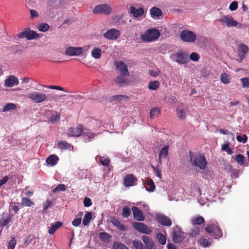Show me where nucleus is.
<instances>
[{
    "instance_id": "nucleus-7",
    "label": "nucleus",
    "mask_w": 249,
    "mask_h": 249,
    "mask_svg": "<svg viewBox=\"0 0 249 249\" xmlns=\"http://www.w3.org/2000/svg\"><path fill=\"white\" fill-rule=\"evenodd\" d=\"M27 98L36 104L42 103L47 100V97L45 94L37 91H33L29 93L27 95Z\"/></svg>"
},
{
    "instance_id": "nucleus-60",
    "label": "nucleus",
    "mask_w": 249,
    "mask_h": 249,
    "mask_svg": "<svg viewBox=\"0 0 249 249\" xmlns=\"http://www.w3.org/2000/svg\"><path fill=\"white\" fill-rule=\"evenodd\" d=\"M190 58L194 61H197L199 59V56L198 53L193 52L191 53Z\"/></svg>"
},
{
    "instance_id": "nucleus-54",
    "label": "nucleus",
    "mask_w": 249,
    "mask_h": 249,
    "mask_svg": "<svg viewBox=\"0 0 249 249\" xmlns=\"http://www.w3.org/2000/svg\"><path fill=\"white\" fill-rule=\"evenodd\" d=\"M66 186L63 184H61L57 186L53 189V192L55 193L58 191H64L66 190Z\"/></svg>"
},
{
    "instance_id": "nucleus-22",
    "label": "nucleus",
    "mask_w": 249,
    "mask_h": 249,
    "mask_svg": "<svg viewBox=\"0 0 249 249\" xmlns=\"http://www.w3.org/2000/svg\"><path fill=\"white\" fill-rule=\"evenodd\" d=\"M143 242L146 246L147 249H155L156 246L153 242V240L149 237L144 235L142 237Z\"/></svg>"
},
{
    "instance_id": "nucleus-51",
    "label": "nucleus",
    "mask_w": 249,
    "mask_h": 249,
    "mask_svg": "<svg viewBox=\"0 0 249 249\" xmlns=\"http://www.w3.org/2000/svg\"><path fill=\"white\" fill-rule=\"evenodd\" d=\"M99 237L101 240L106 241L109 240L110 236L105 232H102L99 233Z\"/></svg>"
},
{
    "instance_id": "nucleus-14",
    "label": "nucleus",
    "mask_w": 249,
    "mask_h": 249,
    "mask_svg": "<svg viewBox=\"0 0 249 249\" xmlns=\"http://www.w3.org/2000/svg\"><path fill=\"white\" fill-rule=\"evenodd\" d=\"M83 48L79 47H69L65 51V54L69 56L80 55L83 53Z\"/></svg>"
},
{
    "instance_id": "nucleus-28",
    "label": "nucleus",
    "mask_w": 249,
    "mask_h": 249,
    "mask_svg": "<svg viewBox=\"0 0 249 249\" xmlns=\"http://www.w3.org/2000/svg\"><path fill=\"white\" fill-rule=\"evenodd\" d=\"M63 225L62 222L60 221H57L54 223L53 224L51 225L50 227L48 232L50 234H53L55 231L60 227H61Z\"/></svg>"
},
{
    "instance_id": "nucleus-25",
    "label": "nucleus",
    "mask_w": 249,
    "mask_h": 249,
    "mask_svg": "<svg viewBox=\"0 0 249 249\" xmlns=\"http://www.w3.org/2000/svg\"><path fill=\"white\" fill-rule=\"evenodd\" d=\"M111 222L113 226L117 227V228L120 231H124L126 230V228L121 223L119 219L116 218H113L111 220Z\"/></svg>"
},
{
    "instance_id": "nucleus-37",
    "label": "nucleus",
    "mask_w": 249,
    "mask_h": 249,
    "mask_svg": "<svg viewBox=\"0 0 249 249\" xmlns=\"http://www.w3.org/2000/svg\"><path fill=\"white\" fill-rule=\"evenodd\" d=\"M17 109L16 105L14 103H8L3 108L2 111L6 112L11 110H15Z\"/></svg>"
},
{
    "instance_id": "nucleus-62",
    "label": "nucleus",
    "mask_w": 249,
    "mask_h": 249,
    "mask_svg": "<svg viewBox=\"0 0 249 249\" xmlns=\"http://www.w3.org/2000/svg\"><path fill=\"white\" fill-rule=\"evenodd\" d=\"M49 28V26L47 23H42L41 24L38 28V29L41 32H45L48 30Z\"/></svg>"
},
{
    "instance_id": "nucleus-39",
    "label": "nucleus",
    "mask_w": 249,
    "mask_h": 249,
    "mask_svg": "<svg viewBox=\"0 0 249 249\" xmlns=\"http://www.w3.org/2000/svg\"><path fill=\"white\" fill-rule=\"evenodd\" d=\"M169 148V146L168 145L163 147L160 151L159 154V157H160V158H163V159L166 158L168 154Z\"/></svg>"
},
{
    "instance_id": "nucleus-13",
    "label": "nucleus",
    "mask_w": 249,
    "mask_h": 249,
    "mask_svg": "<svg viewBox=\"0 0 249 249\" xmlns=\"http://www.w3.org/2000/svg\"><path fill=\"white\" fill-rule=\"evenodd\" d=\"M133 228L135 230L138 231L140 232L150 234L152 232V231L149 227L144 223L135 222L133 223Z\"/></svg>"
},
{
    "instance_id": "nucleus-38",
    "label": "nucleus",
    "mask_w": 249,
    "mask_h": 249,
    "mask_svg": "<svg viewBox=\"0 0 249 249\" xmlns=\"http://www.w3.org/2000/svg\"><path fill=\"white\" fill-rule=\"evenodd\" d=\"M92 218V213L91 212H87L84 215L83 219V224L86 226H88Z\"/></svg>"
},
{
    "instance_id": "nucleus-32",
    "label": "nucleus",
    "mask_w": 249,
    "mask_h": 249,
    "mask_svg": "<svg viewBox=\"0 0 249 249\" xmlns=\"http://www.w3.org/2000/svg\"><path fill=\"white\" fill-rule=\"evenodd\" d=\"M160 114V109L158 107H152L150 111V117L151 119H154L158 117Z\"/></svg>"
},
{
    "instance_id": "nucleus-56",
    "label": "nucleus",
    "mask_w": 249,
    "mask_h": 249,
    "mask_svg": "<svg viewBox=\"0 0 249 249\" xmlns=\"http://www.w3.org/2000/svg\"><path fill=\"white\" fill-rule=\"evenodd\" d=\"M236 139L239 142L245 143L248 140V137L246 134H243L242 136L238 135Z\"/></svg>"
},
{
    "instance_id": "nucleus-59",
    "label": "nucleus",
    "mask_w": 249,
    "mask_h": 249,
    "mask_svg": "<svg viewBox=\"0 0 249 249\" xmlns=\"http://www.w3.org/2000/svg\"><path fill=\"white\" fill-rule=\"evenodd\" d=\"M238 4L237 1H233L229 6L230 10L231 11L236 10L238 8Z\"/></svg>"
},
{
    "instance_id": "nucleus-43",
    "label": "nucleus",
    "mask_w": 249,
    "mask_h": 249,
    "mask_svg": "<svg viewBox=\"0 0 249 249\" xmlns=\"http://www.w3.org/2000/svg\"><path fill=\"white\" fill-rule=\"evenodd\" d=\"M21 204L22 205L26 207H31L34 205V202L29 198L26 197L22 198Z\"/></svg>"
},
{
    "instance_id": "nucleus-45",
    "label": "nucleus",
    "mask_w": 249,
    "mask_h": 249,
    "mask_svg": "<svg viewBox=\"0 0 249 249\" xmlns=\"http://www.w3.org/2000/svg\"><path fill=\"white\" fill-rule=\"evenodd\" d=\"M112 248L113 249H129L125 245L118 242H115Z\"/></svg>"
},
{
    "instance_id": "nucleus-41",
    "label": "nucleus",
    "mask_w": 249,
    "mask_h": 249,
    "mask_svg": "<svg viewBox=\"0 0 249 249\" xmlns=\"http://www.w3.org/2000/svg\"><path fill=\"white\" fill-rule=\"evenodd\" d=\"M160 83L158 81H150L148 83V89L151 90H156L159 88Z\"/></svg>"
},
{
    "instance_id": "nucleus-29",
    "label": "nucleus",
    "mask_w": 249,
    "mask_h": 249,
    "mask_svg": "<svg viewBox=\"0 0 249 249\" xmlns=\"http://www.w3.org/2000/svg\"><path fill=\"white\" fill-rule=\"evenodd\" d=\"M211 239L207 238L206 236H203L200 239L199 243L200 246L206 248L210 247L211 245Z\"/></svg>"
},
{
    "instance_id": "nucleus-5",
    "label": "nucleus",
    "mask_w": 249,
    "mask_h": 249,
    "mask_svg": "<svg viewBox=\"0 0 249 249\" xmlns=\"http://www.w3.org/2000/svg\"><path fill=\"white\" fill-rule=\"evenodd\" d=\"M219 21L224 25H226L228 27L238 26V28H242V24L235 20L231 16L224 15L219 19Z\"/></svg>"
},
{
    "instance_id": "nucleus-48",
    "label": "nucleus",
    "mask_w": 249,
    "mask_h": 249,
    "mask_svg": "<svg viewBox=\"0 0 249 249\" xmlns=\"http://www.w3.org/2000/svg\"><path fill=\"white\" fill-rule=\"evenodd\" d=\"M133 246L136 249H147L141 242L139 241H133L132 242Z\"/></svg>"
},
{
    "instance_id": "nucleus-27",
    "label": "nucleus",
    "mask_w": 249,
    "mask_h": 249,
    "mask_svg": "<svg viewBox=\"0 0 249 249\" xmlns=\"http://www.w3.org/2000/svg\"><path fill=\"white\" fill-rule=\"evenodd\" d=\"M126 77V76L120 74L116 77V78L114 79V81L119 86L122 87L124 84L127 83L128 82Z\"/></svg>"
},
{
    "instance_id": "nucleus-23",
    "label": "nucleus",
    "mask_w": 249,
    "mask_h": 249,
    "mask_svg": "<svg viewBox=\"0 0 249 249\" xmlns=\"http://www.w3.org/2000/svg\"><path fill=\"white\" fill-rule=\"evenodd\" d=\"M130 13L135 18H139L144 14V10L142 8L136 9L134 6L130 7Z\"/></svg>"
},
{
    "instance_id": "nucleus-42",
    "label": "nucleus",
    "mask_w": 249,
    "mask_h": 249,
    "mask_svg": "<svg viewBox=\"0 0 249 249\" xmlns=\"http://www.w3.org/2000/svg\"><path fill=\"white\" fill-rule=\"evenodd\" d=\"M220 80L225 84H229L231 81L230 76L226 73H223L221 75Z\"/></svg>"
},
{
    "instance_id": "nucleus-9",
    "label": "nucleus",
    "mask_w": 249,
    "mask_h": 249,
    "mask_svg": "<svg viewBox=\"0 0 249 249\" xmlns=\"http://www.w3.org/2000/svg\"><path fill=\"white\" fill-rule=\"evenodd\" d=\"M115 66L120 74L126 76H129L127 66L124 62L121 61H116L115 62Z\"/></svg>"
},
{
    "instance_id": "nucleus-40",
    "label": "nucleus",
    "mask_w": 249,
    "mask_h": 249,
    "mask_svg": "<svg viewBox=\"0 0 249 249\" xmlns=\"http://www.w3.org/2000/svg\"><path fill=\"white\" fill-rule=\"evenodd\" d=\"M146 185L148 186L146 188V190L150 192H153L155 189V185L152 179H148L146 182Z\"/></svg>"
},
{
    "instance_id": "nucleus-52",
    "label": "nucleus",
    "mask_w": 249,
    "mask_h": 249,
    "mask_svg": "<svg viewBox=\"0 0 249 249\" xmlns=\"http://www.w3.org/2000/svg\"><path fill=\"white\" fill-rule=\"evenodd\" d=\"M157 238L160 244L163 245L166 243V237L162 233H158Z\"/></svg>"
},
{
    "instance_id": "nucleus-3",
    "label": "nucleus",
    "mask_w": 249,
    "mask_h": 249,
    "mask_svg": "<svg viewBox=\"0 0 249 249\" xmlns=\"http://www.w3.org/2000/svg\"><path fill=\"white\" fill-rule=\"evenodd\" d=\"M217 224L209 225L205 228L206 231L211 234L212 236L215 239L219 238L223 235L222 231Z\"/></svg>"
},
{
    "instance_id": "nucleus-17",
    "label": "nucleus",
    "mask_w": 249,
    "mask_h": 249,
    "mask_svg": "<svg viewBox=\"0 0 249 249\" xmlns=\"http://www.w3.org/2000/svg\"><path fill=\"white\" fill-rule=\"evenodd\" d=\"M132 211L135 219L139 221H143L144 220L145 216L143 215V212L139 208L134 206L132 208Z\"/></svg>"
},
{
    "instance_id": "nucleus-21",
    "label": "nucleus",
    "mask_w": 249,
    "mask_h": 249,
    "mask_svg": "<svg viewBox=\"0 0 249 249\" xmlns=\"http://www.w3.org/2000/svg\"><path fill=\"white\" fill-rule=\"evenodd\" d=\"M18 79L13 75H11L9 76L5 80V85L7 87H13L15 85H18Z\"/></svg>"
},
{
    "instance_id": "nucleus-44",
    "label": "nucleus",
    "mask_w": 249,
    "mask_h": 249,
    "mask_svg": "<svg viewBox=\"0 0 249 249\" xmlns=\"http://www.w3.org/2000/svg\"><path fill=\"white\" fill-rule=\"evenodd\" d=\"M102 50L100 48H94L91 52L92 57L96 59L100 58Z\"/></svg>"
},
{
    "instance_id": "nucleus-57",
    "label": "nucleus",
    "mask_w": 249,
    "mask_h": 249,
    "mask_svg": "<svg viewBox=\"0 0 249 249\" xmlns=\"http://www.w3.org/2000/svg\"><path fill=\"white\" fill-rule=\"evenodd\" d=\"M151 167L155 170V171L156 172L157 177L160 179H161L162 178V175H161V171H160V168H159V165H156V166H154L153 165H151Z\"/></svg>"
},
{
    "instance_id": "nucleus-11",
    "label": "nucleus",
    "mask_w": 249,
    "mask_h": 249,
    "mask_svg": "<svg viewBox=\"0 0 249 249\" xmlns=\"http://www.w3.org/2000/svg\"><path fill=\"white\" fill-rule=\"evenodd\" d=\"M111 8L107 4H100L96 6L93 9L94 14L103 13L108 15L111 13Z\"/></svg>"
},
{
    "instance_id": "nucleus-63",
    "label": "nucleus",
    "mask_w": 249,
    "mask_h": 249,
    "mask_svg": "<svg viewBox=\"0 0 249 249\" xmlns=\"http://www.w3.org/2000/svg\"><path fill=\"white\" fill-rule=\"evenodd\" d=\"M84 206L86 207H89L92 205L91 199L88 197H86L83 201Z\"/></svg>"
},
{
    "instance_id": "nucleus-8",
    "label": "nucleus",
    "mask_w": 249,
    "mask_h": 249,
    "mask_svg": "<svg viewBox=\"0 0 249 249\" xmlns=\"http://www.w3.org/2000/svg\"><path fill=\"white\" fill-rule=\"evenodd\" d=\"M18 36L19 38H26L28 40H32L39 37V34L33 30L26 29L20 32Z\"/></svg>"
},
{
    "instance_id": "nucleus-49",
    "label": "nucleus",
    "mask_w": 249,
    "mask_h": 249,
    "mask_svg": "<svg viewBox=\"0 0 249 249\" xmlns=\"http://www.w3.org/2000/svg\"><path fill=\"white\" fill-rule=\"evenodd\" d=\"M235 160L239 164L242 165L244 163L245 157L242 154H238L235 156Z\"/></svg>"
},
{
    "instance_id": "nucleus-12",
    "label": "nucleus",
    "mask_w": 249,
    "mask_h": 249,
    "mask_svg": "<svg viewBox=\"0 0 249 249\" xmlns=\"http://www.w3.org/2000/svg\"><path fill=\"white\" fill-rule=\"evenodd\" d=\"M156 219L161 225L165 227H170L172 225V220L167 216L161 213L156 214Z\"/></svg>"
},
{
    "instance_id": "nucleus-10",
    "label": "nucleus",
    "mask_w": 249,
    "mask_h": 249,
    "mask_svg": "<svg viewBox=\"0 0 249 249\" xmlns=\"http://www.w3.org/2000/svg\"><path fill=\"white\" fill-rule=\"evenodd\" d=\"M120 35L121 32L118 29H110L104 34V36L108 40H114L117 39Z\"/></svg>"
},
{
    "instance_id": "nucleus-33",
    "label": "nucleus",
    "mask_w": 249,
    "mask_h": 249,
    "mask_svg": "<svg viewBox=\"0 0 249 249\" xmlns=\"http://www.w3.org/2000/svg\"><path fill=\"white\" fill-rule=\"evenodd\" d=\"M83 214V213L82 212H79L77 213L75 218L71 222V224L73 226L77 227L80 225Z\"/></svg>"
},
{
    "instance_id": "nucleus-4",
    "label": "nucleus",
    "mask_w": 249,
    "mask_h": 249,
    "mask_svg": "<svg viewBox=\"0 0 249 249\" xmlns=\"http://www.w3.org/2000/svg\"><path fill=\"white\" fill-rule=\"evenodd\" d=\"M184 234L182 230L178 226H176L172 229L171 235L175 243L177 244L182 242L184 238Z\"/></svg>"
},
{
    "instance_id": "nucleus-2",
    "label": "nucleus",
    "mask_w": 249,
    "mask_h": 249,
    "mask_svg": "<svg viewBox=\"0 0 249 249\" xmlns=\"http://www.w3.org/2000/svg\"><path fill=\"white\" fill-rule=\"evenodd\" d=\"M160 36L159 31L156 29L147 30L141 36V39L144 42H152L157 39Z\"/></svg>"
},
{
    "instance_id": "nucleus-24",
    "label": "nucleus",
    "mask_w": 249,
    "mask_h": 249,
    "mask_svg": "<svg viewBox=\"0 0 249 249\" xmlns=\"http://www.w3.org/2000/svg\"><path fill=\"white\" fill-rule=\"evenodd\" d=\"M82 133L85 139V142H89L90 140L93 139L95 136V134L94 133L87 128H83Z\"/></svg>"
},
{
    "instance_id": "nucleus-46",
    "label": "nucleus",
    "mask_w": 249,
    "mask_h": 249,
    "mask_svg": "<svg viewBox=\"0 0 249 249\" xmlns=\"http://www.w3.org/2000/svg\"><path fill=\"white\" fill-rule=\"evenodd\" d=\"M165 100L167 103L170 105L175 104L177 103V100L175 96L173 95L166 96L165 97Z\"/></svg>"
},
{
    "instance_id": "nucleus-16",
    "label": "nucleus",
    "mask_w": 249,
    "mask_h": 249,
    "mask_svg": "<svg viewBox=\"0 0 249 249\" xmlns=\"http://www.w3.org/2000/svg\"><path fill=\"white\" fill-rule=\"evenodd\" d=\"M249 50V47L244 44H240L238 48V56L240 58L239 62H241L245 58V55Z\"/></svg>"
},
{
    "instance_id": "nucleus-20",
    "label": "nucleus",
    "mask_w": 249,
    "mask_h": 249,
    "mask_svg": "<svg viewBox=\"0 0 249 249\" xmlns=\"http://www.w3.org/2000/svg\"><path fill=\"white\" fill-rule=\"evenodd\" d=\"M186 107L182 104L180 103L177 108V114L180 120H183L186 118Z\"/></svg>"
},
{
    "instance_id": "nucleus-55",
    "label": "nucleus",
    "mask_w": 249,
    "mask_h": 249,
    "mask_svg": "<svg viewBox=\"0 0 249 249\" xmlns=\"http://www.w3.org/2000/svg\"><path fill=\"white\" fill-rule=\"evenodd\" d=\"M131 214L130 208L128 207H124L123 209L122 215L124 217H128Z\"/></svg>"
},
{
    "instance_id": "nucleus-1",
    "label": "nucleus",
    "mask_w": 249,
    "mask_h": 249,
    "mask_svg": "<svg viewBox=\"0 0 249 249\" xmlns=\"http://www.w3.org/2000/svg\"><path fill=\"white\" fill-rule=\"evenodd\" d=\"M190 157V162L192 164L198 167L201 169H204L207 165V161L205 158L200 154L194 155L191 151L189 152Z\"/></svg>"
},
{
    "instance_id": "nucleus-53",
    "label": "nucleus",
    "mask_w": 249,
    "mask_h": 249,
    "mask_svg": "<svg viewBox=\"0 0 249 249\" xmlns=\"http://www.w3.org/2000/svg\"><path fill=\"white\" fill-rule=\"evenodd\" d=\"M242 88H249V78H242L240 79Z\"/></svg>"
},
{
    "instance_id": "nucleus-47",
    "label": "nucleus",
    "mask_w": 249,
    "mask_h": 249,
    "mask_svg": "<svg viewBox=\"0 0 249 249\" xmlns=\"http://www.w3.org/2000/svg\"><path fill=\"white\" fill-rule=\"evenodd\" d=\"M127 97L125 95H116L114 96H112L110 97V101H117V102H120L123 99H127Z\"/></svg>"
},
{
    "instance_id": "nucleus-31",
    "label": "nucleus",
    "mask_w": 249,
    "mask_h": 249,
    "mask_svg": "<svg viewBox=\"0 0 249 249\" xmlns=\"http://www.w3.org/2000/svg\"><path fill=\"white\" fill-rule=\"evenodd\" d=\"M96 159H98L101 164L104 166H108L110 163V159L107 156H97Z\"/></svg>"
},
{
    "instance_id": "nucleus-19",
    "label": "nucleus",
    "mask_w": 249,
    "mask_h": 249,
    "mask_svg": "<svg viewBox=\"0 0 249 249\" xmlns=\"http://www.w3.org/2000/svg\"><path fill=\"white\" fill-rule=\"evenodd\" d=\"M176 61L181 64H185L188 62V54L187 53L179 52L177 53Z\"/></svg>"
},
{
    "instance_id": "nucleus-61",
    "label": "nucleus",
    "mask_w": 249,
    "mask_h": 249,
    "mask_svg": "<svg viewBox=\"0 0 249 249\" xmlns=\"http://www.w3.org/2000/svg\"><path fill=\"white\" fill-rule=\"evenodd\" d=\"M60 119V115L58 114H52L50 117V122L54 123Z\"/></svg>"
},
{
    "instance_id": "nucleus-36",
    "label": "nucleus",
    "mask_w": 249,
    "mask_h": 249,
    "mask_svg": "<svg viewBox=\"0 0 249 249\" xmlns=\"http://www.w3.org/2000/svg\"><path fill=\"white\" fill-rule=\"evenodd\" d=\"M12 220V215L8 214L7 216H3L0 220V227L7 226Z\"/></svg>"
},
{
    "instance_id": "nucleus-58",
    "label": "nucleus",
    "mask_w": 249,
    "mask_h": 249,
    "mask_svg": "<svg viewBox=\"0 0 249 249\" xmlns=\"http://www.w3.org/2000/svg\"><path fill=\"white\" fill-rule=\"evenodd\" d=\"M16 245V240L15 238H12L8 243L7 249H14Z\"/></svg>"
},
{
    "instance_id": "nucleus-34",
    "label": "nucleus",
    "mask_w": 249,
    "mask_h": 249,
    "mask_svg": "<svg viewBox=\"0 0 249 249\" xmlns=\"http://www.w3.org/2000/svg\"><path fill=\"white\" fill-rule=\"evenodd\" d=\"M58 147L61 150L71 149L73 148V146L66 141H61L58 143Z\"/></svg>"
},
{
    "instance_id": "nucleus-18",
    "label": "nucleus",
    "mask_w": 249,
    "mask_h": 249,
    "mask_svg": "<svg viewBox=\"0 0 249 249\" xmlns=\"http://www.w3.org/2000/svg\"><path fill=\"white\" fill-rule=\"evenodd\" d=\"M137 180V178L133 174L127 175L124 178V184L125 187H130L134 185V183Z\"/></svg>"
},
{
    "instance_id": "nucleus-6",
    "label": "nucleus",
    "mask_w": 249,
    "mask_h": 249,
    "mask_svg": "<svg viewBox=\"0 0 249 249\" xmlns=\"http://www.w3.org/2000/svg\"><path fill=\"white\" fill-rule=\"evenodd\" d=\"M180 37L181 40L185 42H194L196 39V34L188 30H183L180 34Z\"/></svg>"
},
{
    "instance_id": "nucleus-50",
    "label": "nucleus",
    "mask_w": 249,
    "mask_h": 249,
    "mask_svg": "<svg viewBox=\"0 0 249 249\" xmlns=\"http://www.w3.org/2000/svg\"><path fill=\"white\" fill-rule=\"evenodd\" d=\"M199 228L196 227L191 230L188 234L190 237H194L199 234Z\"/></svg>"
},
{
    "instance_id": "nucleus-35",
    "label": "nucleus",
    "mask_w": 249,
    "mask_h": 249,
    "mask_svg": "<svg viewBox=\"0 0 249 249\" xmlns=\"http://www.w3.org/2000/svg\"><path fill=\"white\" fill-rule=\"evenodd\" d=\"M204 219L201 216H197L192 218L191 223L194 226L200 225L204 223Z\"/></svg>"
},
{
    "instance_id": "nucleus-26",
    "label": "nucleus",
    "mask_w": 249,
    "mask_h": 249,
    "mask_svg": "<svg viewBox=\"0 0 249 249\" xmlns=\"http://www.w3.org/2000/svg\"><path fill=\"white\" fill-rule=\"evenodd\" d=\"M59 160V158L56 155H51L49 156L46 160V163L50 165L54 166Z\"/></svg>"
},
{
    "instance_id": "nucleus-15",
    "label": "nucleus",
    "mask_w": 249,
    "mask_h": 249,
    "mask_svg": "<svg viewBox=\"0 0 249 249\" xmlns=\"http://www.w3.org/2000/svg\"><path fill=\"white\" fill-rule=\"evenodd\" d=\"M83 126L81 124L78 125L75 127H71L68 131V135L70 137H79L83 132Z\"/></svg>"
},
{
    "instance_id": "nucleus-30",
    "label": "nucleus",
    "mask_w": 249,
    "mask_h": 249,
    "mask_svg": "<svg viewBox=\"0 0 249 249\" xmlns=\"http://www.w3.org/2000/svg\"><path fill=\"white\" fill-rule=\"evenodd\" d=\"M150 14L152 17L159 18L162 15V11L160 8L153 7L150 9Z\"/></svg>"
},
{
    "instance_id": "nucleus-64",
    "label": "nucleus",
    "mask_w": 249,
    "mask_h": 249,
    "mask_svg": "<svg viewBox=\"0 0 249 249\" xmlns=\"http://www.w3.org/2000/svg\"><path fill=\"white\" fill-rule=\"evenodd\" d=\"M52 202L49 200L47 199L45 203L43 205V211H46L48 208L51 205Z\"/></svg>"
}]
</instances>
